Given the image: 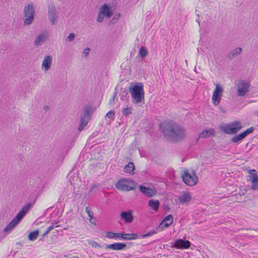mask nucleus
<instances>
[{
    "mask_svg": "<svg viewBox=\"0 0 258 258\" xmlns=\"http://www.w3.org/2000/svg\"><path fill=\"white\" fill-rule=\"evenodd\" d=\"M162 133L167 140L173 142H179L186 137L185 130L175 122L166 124L163 128Z\"/></svg>",
    "mask_w": 258,
    "mask_h": 258,
    "instance_id": "nucleus-1",
    "label": "nucleus"
},
{
    "mask_svg": "<svg viewBox=\"0 0 258 258\" xmlns=\"http://www.w3.org/2000/svg\"><path fill=\"white\" fill-rule=\"evenodd\" d=\"M131 94L132 101L134 104L144 103V91L142 83H136L132 84L128 88Z\"/></svg>",
    "mask_w": 258,
    "mask_h": 258,
    "instance_id": "nucleus-2",
    "label": "nucleus"
},
{
    "mask_svg": "<svg viewBox=\"0 0 258 258\" xmlns=\"http://www.w3.org/2000/svg\"><path fill=\"white\" fill-rule=\"evenodd\" d=\"M32 206V204L29 203L25 205L24 207L19 211L16 217L7 225L4 229V232H8L15 227L23 218L28 210Z\"/></svg>",
    "mask_w": 258,
    "mask_h": 258,
    "instance_id": "nucleus-3",
    "label": "nucleus"
},
{
    "mask_svg": "<svg viewBox=\"0 0 258 258\" xmlns=\"http://www.w3.org/2000/svg\"><path fill=\"white\" fill-rule=\"evenodd\" d=\"M94 112V108L91 105H85L80 116V123L78 130L81 131L86 126L91 119V115Z\"/></svg>",
    "mask_w": 258,
    "mask_h": 258,
    "instance_id": "nucleus-4",
    "label": "nucleus"
},
{
    "mask_svg": "<svg viewBox=\"0 0 258 258\" xmlns=\"http://www.w3.org/2000/svg\"><path fill=\"white\" fill-rule=\"evenodd\" d=\"M241 128L240 123L237 121L221 126L220 130L226 134L231 135L236 134Z\"/></svg>",
    "mask_w": 258,
    "mask_h": 258,
    "instance_id": "nucleus-5",
    "label": "nucleus"
},
{
    "mask_svg": "<svg viewBox=\"0 0 258 258\" xmlns=\"http://www.w3.org/2000/svg\"><path fill=\"white\" fill-rule=\"evenodd\" d=\"M134 183L133 180L128 182L126 179H120L115 184V187L121 191L134 190L135 189Z\"/></svg>",
    "mask_w": 258,
    "mask_h": 258,
    "instance_id": "nucleus-6",
    "label": "nucleus"
},
{
    "mask_svg": "<svg viewBox=\"0 0 258 258\" xmlns=\"http://www.w3.org/2000/svg\"><path fill=\"white\" fill-rule=\"evenodd\" d=\"M24 17L26 19L24 20L25 25H30L34 20L35 10L33 4H29L26 6L24 9Z\"/></svg>",
    "mask_w": 258,
    "mask_h": 258,
    "instance_id": "nucleus-7",
    "label": "nucleus"
},
{
    "mask_svg": "<svg viewBox=\"0 0 258 258\" xmlns=\"http://www.w3.org/2000/svg\"><path fill=\"white\" fill-rule=\"evenodd\" d=\"M182 178L184 182L189 186L195 185L198 181V177L194 170L192 171L191 173L185 171L184 174L182 175Z\"/></svg>",
    "mask_w": 258,
    "mask_h": 258,
    "instance_id": "nucleus-8",
    "label": "nucleus"
},
{
    "mask_svg": "<svg viewBox=\"0 0 258 258\" xmlns=\"http://www.w3.org/2000/svg\"><path fill=\"white\" fill-rule=\"evenodd\" d=\"M250 87L249 82L241 80L238 81L237 84V96L243 97L246 95Z\"/></svg>",
    "mask_w": 258,
    "mask_h": 258,
    "instance_id": "nucleus-9",
    "label": "nucleus"
},
{
    "mask_svg": "<svg viewBox=\"0 0 258 258\" xmlns=\"http://www.w3.org/2000/svg\"><path fill=\"white\" fill-rule=\"evenodd\" d=\"M248 179L247 181H250L251 182V188L253 190L258 189V175L257 171L255 169H250L248 171Z\"/></svg>",
    "mask_w": 258,
    "mask_h": 258,
    "instance_id": "nucleus-10",
    "label": "nucleus"
},
{
    "mask_svg": "<svg viewBox=\"0 0 258 258\" xmlns=\"http://www.w3.org/2000/svg\"><path fill=\"white\" fill-rule=\"evenodd\" d=\"M191 245V242L187 240L178 239L175 240L172 247L176 249H188Z\"/></svg>",
    "mask_w": 258,
    "mask_h": 258,
    "instance_id": "nucleus-11",
    "label": "nucleus"
},
{
    "mask_svg": "<svg viewBox=\"0 0 258 258\" xmlns=\"http://www.w3.org/2000/svg\"><path fill=\"white\" fill-rule=\"evenodd\" d=\"M139 189L143 195L148 197H152L155 196L157 192L155 189L147 187L143 185L139 186Z\"/></svg>",
    "mask_w": 258,
    "mask_h": 258,
    "instance_id": "nucleus-12",
    "label": "nucleus"
},
{
    "mask_svg": "<svg viewBox=\"0 0 258 258\" xmlns=\"http://www.w3.org/2000/svg\"><path fill=\"white\" fill-rule=\"evenodd\" d=\"M126 244L124 243L116 242L109 245H105V249H111L114 250H121L125 249Z\"/></svg>",
    "mask_w": 258,
    "mask_h": 258,
    "instance_id": "nucleus-13",
    "label": "nucleus"
},
{
    "mask_svg": "<svg viewBox=\"0 0 258 258\" xmlns=\"http://www.w3.org/2000/svg\"><path fill=\"white\" fill-rule=\"evenodd\" d=\"M48 33L47 32H43L38 35L35 38L34 45L35 46H39L48 39Z\"/></svg>",
    "mask_w": 258,
    "mask_h": 258,
    "instance_id": "nucleus-14",
    "label": "nucleus"
},
{
    "mask_svg": "<svg viewBox=\"0 0 258 258\" xmlns=\"http://www.w3.org/2000/svg\"><path fill=\"white\" fill-rule=\"evenodd\" d=\"M120 217L124 219L126 223H130L133 222L134 217L132 215V211H123L120 213Z\"/></svg>",
    "mask_w": 258,
    "mask_h": 258,
    "instance_id": "nucleus-15",
    "label": "nucleus"
},
{
    "mask_svg": "<svg viewBox=\"0 0 258 258\" xmlns=\"http://www.w3.org/2000/svg\"><path fill=\"white\" fill-rule=\"evenodd\" d=\"M49 19L52 25L55 24L57 21V16L55 8L53 6L49 7L48 12Z\"/></svg>",
    "mask_w": 258,
    "mask_h": 258,
    "instance_id": "nucleus-16",
    "label": "nucleus"
},
{
    "mask_svg": "<svg viewBox=\"0 0 258 258\" xmlns=\"http://www.w3.org/2000/svg\"><path fill=\"white\" fill-rule=\"evenodd\" d=\"M100 13L103 14L107 18H110L112 15L111 12L110 7H109L106 4H104L99 9Z\"/></svg>",
    "mask_w": 258,
    "mask_h": 258,
    "instance_id": "nucleus-17",
    "label": "nucleus"
},
{
    "mask_svg": "<svg viewBox=\"0 0 258 258\" xmlns=\"http://www.w3.org/2000/svg\"><path fill=\"white\" fill-rule=\"evenodd\" d=\"M191 199V196L189 193L187 192H184L181 196H179L178 197L179 203L182 205H187Z\"/></svg>",
    "mask_w": 258,
    "mask_h": 258,
    "instance_id": "nucleus-18",
    "label": "nucleus"
},
{
    "mask_svg": "<svg viewBox=\"0 0 258 258\" xmlns=\"http://www.w3.org/2000/svg\"><path fill=\"white\" fill-rule=\"evenodd\" d=\"M242 51L240 47H237L234 50L230 51L227 54V57L230 60L233 59L235 57L239 55Z\"/></svg>",
    "mask_w": 258,
    "mask_h": 258,
    "instance_id": "nucleus-19",
    "label": "nucleus"
},
{
    "mask_svg": "<svg viewBox=\"0 0 258 258\" xmlns=\"http://www.w3.org/2000/svg\"><path fill=\"white\" fill-rule=\"evenodd\" d=\"M52 63V58L49 55H46L42 61V67H43L46 71L48 70Z\"/></svg>",
    "mask_w": 258,
    "mask_h": 258,
    "instance_id": "nucleus-20",
    "label": "nucleus"
},
{
    "mask_svg": "<svg viewBox=\"0 0 258 258\" xmlns=\"http://www.w3.org/2000/svg\"><path fill=\"white\" fill-rule=\"evenodd\" d=\"M173 221V216L171 215H168L164 218L162 222L160 223V225L164 224L163 227H168L172 224Z\"/></svg>",
    "mask_w": 258,
    "mask_h": 258,
    "instance_id": "nucleus-21",
    "label": "nucleus"
},
{
    "mask_svg": "<svg viewBox=\"0 0 258 258\" xmlns=\"http://www.w3.org/2000/svg\"><path fill=\"white\" fill-rule=\"evenodd\" d=\"M139 237H138V234H135V233H123V236H120V238L122 240H135L138 238Z\"/></svg>",
    "mask_w": 258,
    "mask_h": 258,
    "instance_id": "nucleus-22",
    "label": "nucleus"
},
{
    "mask_svg": "<svg viewBox=\"0 0 258 258\" xmlns=\"http://www.w3.org/2000/svg\"><path fill=\"white\" fill-rule=\"evenodd\" d=\"M215 131L213 129L204 130L199 136V138H205L211 135H213Z\"/></svg>",
    "mask_w": 258,
    "mask_h": 258,
    "instance_id": "nucleus-23",
    "label": "nucleus"
},
{
    "mask_svg": "<svg viewBox=\"0 0 258 258\" xmlns=\"http://www.w3.org/2000/svg\"><path fill=\"white\" fill-rule=\"evenodd\" d=\"M148 206L152 208L153 210L156 211L158 210L159 206H160V202L158 200H150L148 202Z\"/></svg>",
    "mask_w": 258,
    "mask_h": 258,
    "instance_id": "nucleus-24",
    "label": "nucleus"
},
{
    "mask_svg": "<svg viewBox=\"0 0 258 258\" xmlns=\"http://www.w3.org/2000/svg\"><path fill=\"white\" fill-rule=\"evenodd\" d=\"M123 236V233H114L112 232H107L106 237L110 239H116L117 238L121 239L120 236Z\"/></svg>",
    "mask_w": 258,
    "mask_h": 258,
    "instance_id": "nucleus-25",
    "label": "nucleus"
},
{
    "mask_svg": "<svg viewBox=\"0 0 258 258\" xmlns=\"http://www.w3.org/2000/svg\"><path fill=\"white\" fill-rule=\"evenodd\" d=\"M221 94H217L216 92H213L212 101L213 103L215 105H218L219 104L221 99Z\"/></svg>",
    "mask_w": 258,
    "mask_h": 258,
    "instance_id": "nucleus-26",
    "label": "nucleus"
},
{
    "mask_svg": "<svg viewBox=\"0 0 258 258\" xmlns=\"http://www.w3.org/2000/svg\"><path fill=\"white\" fill-rule=\"evenodd\" d=\"M135 169V165L134 164L130 162L128 164L124 167V171L125 172L129 173L131 174H134V170Z\"/></svg>",
    "mask_w": 258,
    "mask_h": 258,
    "instance_id": "nucleus-27",
    "label": "nucleus"
},
{
    "mask_svg": "<svg viewBox=\"0 0 258 258\" xmlns=\"http://www.w3.org/2000/svg\"><path fill=\"white\" fill-rule=\"evenodd\" d=\"M245 138L243 133L235 136L231 138V141L233 143H240L243 139Z\"/></svg>",
    "mask_w": 258,
    "mask_h": 258,
    "instance_id": "nucleus-28",
    "label": "nucleus"
},
{
    "mask_svg": "<svg viewBox=\"0 0 258 258\" xmlns=\"http://www.w3.org/2000/svg\"><path fill=\"white\" fill-rule=\"evenodd\" d=\"M39 235V230H36L35 231H31L28 235L29 240L31 241H34L36 240Z\"/></svg>",
    "mask_w": 258,
    "mask_h": 258,
    "instance_id": "nucleus-29",
    "label": "nucleus"
},
{
    "mask_svg": "<svg viewBox=\"0 0 258 258\" xmlns=\"http://www.w3.org/2000/svg\"><path fill=\"white\" fill-rule=\"evenodd\" d=\"M121 112L123 116H128L132 114V108L127 106L126 107L122 108Z\"/></svg>",
    "mask_w": 258,
    "mask_h": 258,
    "instance_id": "nucleus-30",
    "label": "nucleus"
},
{
    "mask_svg": "<svg viewBox=\"0 0 258 258\" xmlns=\"http://www.w3.org/2000/svg\"><path fill=\"white\" fill-rule=\"evenodd\" d=\"M139 54L143 58L145 57L148 54V50L144 46L141 47L139 51Z\"/></svg>",
    "mask_w": 258,
    "mask_h": 258,
    "instance_id": "nucleus-31",
    "label": "nucleus"
},
{
    "mask_svg": "<svg viewBox=\"0 0 258 258\" xmlns=\"http://www.w3.org/2000/svg\"><path fill=\"white\" fill-rule=\"evenodd\" d=\"M155 233H156V231L152 230V231H150L148 232L146 234L141 235L140 236V238H145V237H149V236H152V235H153V234H154Z\"/></svg>",
    "mask_w": 258,
    "mask_h": 258,
    "instance_id": "nucleus-32",
    "label": "nucleus"
},
{
    "mask_svg": "<svg viewBox=\"0 0 258 258\" xmlns=\"http://www.w3.org/2000/svg\"><path fill=\"white\" fill-rule=\"evenodd\" d=\"M214 92H216L217 94L222 95L223 89L219 85L217 84Z\"/></svg>",
    "mask_w": 258,
    "mask_h": 258,
    "instance_id": "nucleus-33",
    "label": "nucleus"
},
{
    "mask_svg": "<svg viewBox=\"0 0 258 258\" xmlns=\"http://www.w3.org/2000/svg\"><path fill=\"white\" fill-rule=\"evenodd\" d=\"M254 127L251 126L248 128H247L246 130H245L244 132H242L243 134L244 135L245 137H246L248 135H249L250 133H252L254 131Z\"/></svg>",
    "mask_w": 258,
    "mask_h": 258,
    "instance_id": "nucleus-34",
    "label": "nucleus"
},
{
    "mask_svg": "<svg viewBox=\"0 0 258 258\" xmlns=\"http://www.w3.org/2000/svg\"><path fill=\"white\" fill-rule=\"evenodd\" d=\"M104 17H105V16L101 13H100V11H99V13H98V14L97 16V18L96 19L97 22H98L99 23L102 22L104 19Z\"/></svg>",
    "mask_w": 258,
    "mask_h": 258,
    "instance_id": "nucleus-35",
    "label": "nucleus"
},
{
    "mask_svg": "<svg viewBox=\"0 0 258 258\" xmlns=\"http://www.w3.org/2000/svg\"><path fill=\"white\" fill-rule=\"evenodd\" d=\"M75 35L74 33H72L67 37V40L69 42L73 41L75 39Z\"/></svg>",
    "mask_w": 258,
    "mask_h": 258,
    "instance_id": "nucleus-36",
    "label": "nucleus"
},
{
    "mask_svg": "<svg viewBox=\"0 0 258 258\" xmlns=\"http://www.w3.org/2000/svg\"><path fill=\"white\" fill-rule=\"evenodd\" d=\"M90 244L92 245V247H99V248H102L103 246H100L97 242L95 241H92L90 243Z\"/></svg>",
    "mask_w": 258,
    "mask_h": 258,
    "instance_id": "nucleus-37",
    "label": "nucleus"
},
{
    "mask_svg": "<svg viewBox=\"0 0 258 258\" xmlns=\"http://www.w3.org/2000/svg\"><path fill=\"white\" fill-rule=\"evenodd\" d=\"M127 97H128V94L127 92L125 90H124V91H122L121 99H122L123 101L124 100V98H126Z\"/></svg>",
    "mask_w": 258,
    "mask_h": 258,
    "instance_id": "nucleus-38",
    "label": "nucleus"
},
{
    "mask_svg": "<svg viewBox=\"0 0 258 258\" xmlns=\"http://www.w3.org/2000/svg\"><path fill=\"white\" fill-rule=\"evenodd\" d=\"M114 111H113V110H110L106 114V116L110 118H112L114 117Z\"/></svg>",
    "mask_w": 258,
    "mask_h": 258,
    "instance_id": "nucleus-39",
    "label": "nucleus"
},
{
    "mask_svg": "<svg viewBox=\"0 0 258 258\" xmlns=\"http://www.w3.org/2000/svg\"><path fill=\"white\" fill-rule=\"evenodd\" d=\"M86 211L88 213L89 217L92 219L93 217V213L90 210L88 207L86 208Z\"/></svg>",
    "mask_w": 258,
    "mask_h": 258,
    "instance_id": "nucleus-40",
    "label": "nucleus"
},
{
    "mask_svg": "<svg viewBox=\"0 0 258 258\" xmlns=\"http://www.w3.org/2000/svg\"><path fill=\"white\" fill-rule=\"evenodd\" d=\"M120 17V14H116L114 16V17L112 19V20L114 21L115 22H116L118 20Z\"/></svg>",
    "mask_w": 258,
    "mask_h": 258,
    "instance_id": "nucleus-41",
    "label": "nucleus"
},
{
    "mask_svg": "<svg viewBox=\"0 0 258 258\" xmlns=\"http://www.w3.org/2000/svg\"><path fill=\"white\" fill-rule=\"evenodd\" d=\"M90 48H85L84 50H83V54H84V55L85 56H87L88 55H89V52H90Z\"/></svg>",
    "mask_w": 258,
    "mask_h": 258,
    "instance_id": "nucleus-42",
    "label": "nucleus"
},
{
    "mask_svg": "<svg viewBox=\"0 0 258 258\" xmlns=\"http://www.w3.org/2000/svg\"><path fill=\"white\" fill-rule=\"evenodd\" d=\"M54 228V225L53 224V223L52 224V225L50 226L49 227H48L47 229L46 230V231H47V232H49L50 231H51Z\"/></svg>",
    "mask_w": 258,
    "mask_h": 258,
    "instance_id": "nucleus-43",
    "label": "nucleus"
},
{
    "mask_svg": "<svg viewBox=\"0 0 258 258\" xmlns=\"http://www.w3.org/2000/svg\"><path fill=\"white\" fill-rule=\"evenodd\" d=\"M116 92H114L112 98L109 101V104H111L112 103V102H113L114 101V99H115V97H116Z\"/></svg>",
    "mask_w": 258,
    "mask_h": 258,
    "instance_id": "nucleus-44",
    "label": "nucleus"
},
{
    "mask_svg": "<svg viewBox=\"0 0 258 258\" xmlns=\"http://www.w3.org/2000/svg\"><path fill=\"white\" fill-rule=\"evenodd\" d=\"M48 233V232H47V231H46L42 235V237H43L44 236H45Z\"/></svg>",
    "mask_w": 258,
    "mask_h": 258,
    "instance_id": "nucleus-45",
    "label": "nucleus"
},
{
    "mask_svg": "<svg viewBox=\"0 0 258 258\" xmlns=\"http://www.w3.org/2000/svg\"><path fill=\"white\" fill-rule=\"evenodd\" d=\"M44 109L46 111H47L48 109V107L47 106H45L44 107Z\"/></svg>",
    "mask_w": 258,
    "mask_h": 258,
    "instance_id": "nucleus-46",
    "label": "nucleus"
},
{
    "mask_svg": "<svg viewBox=\"0 0 258 258\" xmlns=\"http://www.w3.org/2000/svg\"><path fill=\"white\" fill-rule=\"evenodd\" d=\"M59 225H56V226H55V227H59Z\"/></svg>",
    "mask_w": 258,
    "mask_h": 258,
    "instance_id": "nucleus-47",
    "label": "nucleus"
}]
</instances>
